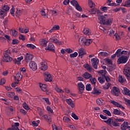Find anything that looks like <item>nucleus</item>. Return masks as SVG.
<instances>
[{
	"mask_svg": "<svg viewBox=\"0 0 130 130\" xmlns=\"http://www.w3.org/2000/svg\"><path fill=\"white\" fill-rule=\"evenodd\" d=\"M83 67L84 69H86V70H87V71H89L90 72H92V67H91V66H90L89 64L88 63L84 64L83 65Z\"/></svg>",
	"mask_w": 130,
	"mask_h": 130,
	"instance_id": "31",
	"label": "nucleus"
},
{
	"mask_svg": "<svg viewBox=\"0 0 130 130\" xmlns=\"http://www.w3.org/2000/svg\"><path fill=\"white\" fill-rule=\"evenodd\" d=\"M86 91H91V90H92V88H91V84H86Z\"/></svg>",
	"mask_w": 130,
	"mask_h": 130,
	"instance_id": "63",
	"label": "nucleus"
},
{
	"mask_svg": "<svg viewBox=\"0 0 130 130\" xmlns=\"http://www.w3.org/2000/svg\"><path fill=\"white\" fill-rule=\"evenodd\" d=\"M22 78H23V76L21 73H17L15 75V79H14V83L11 84L12 87L13 88H15L18 84H19V82L22 80Z\"/></svg>",
	"mask_w": 130,
	"mask_h": 130,
	"instance_id": "3",
	"label": "nucleus"
},
{
	"mask_svg": "<svg viewBox=\"0 0 130 130\" xmlns=\"http://www.w3.org/2000/svg\"><path fill=\"white\" fill-rule=\"evenodd\" d=\"M127 61V57H124V56H122L118 59L117 62L118 64L120 63H125Z\"/></svg>",
	"mask_w": 130,
	"mask_h": 130,
	"instance_id": "12",
	"label": "nucleus"
},
{
	"mask_svg": "<svg viewBox=\"0 0 130 130\" xmlns=\"http://www.w3.org/2000/svg\"><path fill=\"white\" fill-rule=\"evenodd\" d=\"M86 38L84 37H81L79 38L78 42L80 45H85Z\"/></svg>",
	"mask_w": 130,
	"mask_h": 130,
	"instance_id": "22",
	"label": "nucleus"
},
{
	"mask_svg": "<svg viewBox=\"0 0 130 130\" xmlns=\"http://www.w3.org/2000/svg\"><path fill=\"white\" fill-rule=\"evenodd\" d=\"M121 53L122 54H124V57H127V58H128V57H129L130 56V51H121Z\"/></svg>",
	"mask_w": 130,
	"mask_h": 130,
	"instance_id": "37",
	"label": "nucleus"
},
{
	"mask_svg": "<svg viewBox=\"0 0 130 130\" xmlns=\"http://www.w3.org/2000/svg\"><path fill=\"white\" fill-rule=\"evenodd\" d=\"M125 81V79H124V77H123L122 76H119L118 77V81L119 82V83H121V84L123 83V82Z\"/></svg>",
	"mask_w": 130,
	"mask_h": 130,
	"instance_id": "52",
	"label": "nucleus"
},
{
	"mask_svg": "<svg viewBox=\"0 0 130 130\" xmlns=\"http://www.w3.org/2000/svg\"><path fill=\"white\" fill-rule=\"evenodd\" d=\"M50 42L57 44V45H61V41H59L56 38L52 37L49 40Z\"/></svg>",
	"mask_w": 130,
	"mask_h": 130,
	"instance_id": "9",
	"label": "nucleus"
},
{
	"mask_svg": "<svg viewBox=\"0 0 130 130\" xmlns=\"http://www.w3.org/2000/svg\"><path fill=\"white\" fill-rule=\"evenodd\" d=\"M91 64L93 68L97 70L99 64V59L97 57L93 58L91 59Z\"/></svg>",
	"mask_w": 130,
	"mask_h": 130,
	"instance_id": "7",
	"label": "nucleus"
},
{
	"mask_svg": "<svg viewBox=\"0 0 130 130\" xmlns=\"http://www.w3.org/2000/svg\"><path fill=\"white\" fill-rule=\"evenodd\" d=\"M66 102L71 107V108H74L75 107V104H74V102L71 99H66Z\"/></svg>",
	"mask_w": 130,
	"mask_h": 130,
	"instance_id": "20",
	"label": "nucleus"
},
{
	"mask_svg": "<svg viewBox=\"0 0 130 130\" xmlns=\"http://www.w3.org/2000/svg\"><path fill=\"white\" fill-rule=\"evenodd\" d=\"M104 122H106L107 124H108L110 126H119L120 125V124L118 122H117L116 121H114L113 119L111 118H109L107 120H105L104 121Z\"/></svg>",
	"mask_w": 130,
	"mask_h": 130,
	"instance_id": "4",
	"label": "nucleus"
},
{
	"mask_svg": "<svg viewBox=\"0 0 130 130\" xmlns=\"http://www.w3.org/2000/svg\"><path fill=\"white\" fill-rule=\"evenodd\" d=\"M19 125H20V124L19 123V122H15V125L12 126V128H13V130H20V129H19V127H18Z\"/></svg>",
	"mask_w": 130,
	"mask_h": 130,
	"instance_id": "42",
	"label": "nucleus"
},
{
	"mask_svg": "<svg viewBox=\"0 0 130 130\" xmlns=\"http://www.w3.org/2000/svg\"><path fill=\"white\" fill-rule=\"evenodd\" d=\"M29 68L32 71L37 70V64L34 61H31L29 64Z\"/></svg>",
	"mask_w": 130,
	"mask_h": 130,
	"instance_id": "13",
	"label": "nucleus"
},
{
	"mask_svg": "<svg viewBox=\"0 0 130 130\" xmlns=\"http://www.w3.org/2000/svg\"><path fill=\"white\" fill-rule=\"evenodd\" d=\"M3 10L5 12H9V11H10V6H9V5H5L3 7Z\"/></svg>",
	"mask_w": 130,
	"mask_h": 130,
	"instance_id": "48",
	"label": "nucleus"
},
{
	"mask_svg": "<svg viewBox=\"0 0 130 130\" xmlns=\"http://www.w3.org/2000/svg\"><path fill=\"white\" fill-rule=\"evenodd\" d=\"M90 81L91 82V84L93 85H95L96 84V82H97V80H96V78L90 77L89 78Z\"/></svg>",
	"mask_w": 130,
	"mask_h": 130,
	"instance_id": "49",
	"label": "nucleus"
},
{
	"mask_svg": "<svg viewBox=\"0 0 130 130\" xmlns=\"http://www.w3.org/2000/svg\"><path fill=\"white\" fill-rule=\"evenodd\" d=\"M122 93L123 95H126V96H129L130 97V90L128 88L123 87L122 89Z\"/></svg>",
	"mask_w": 130,
	"mask_h": 130,
	"instance_id": "16",
	"label": "nucleus"
},
{
	"mask_svg": "<svg viewBox=\"0 0 130 130\" xmlns=\"http://www.w3.org/2000/svg\"><path fill=\"white\" fill-rule=\"evenodd\" d=\"M96 103L98 105L101 106L104 104V101L102 99H98L96 100Z\"/></svg>",
	"mask_w": 130,
	"mask_h": 130,
	"instance_id": "33",
	"label": "nucleus"
},
{
	"mask_svg": "<svg viewBox=\"0 0 130 130\" xmlns=\"http://www.w3.org/2000/svg\"><path fill=\"white\" fill-rule=\"evenodd\" d=\"M47 43H48V41H47L46 38L41 39L39 40V44L41 45V46L45 47Z\"/></svg>",
	"mask_w": 130,
	"mask_h": 130,
	"instance_id": "15",
	"label": "nucleus"
},
{
	"mask_svg": "<svg viewBox=\"0 0 130 130\" xmlns=\"http://www.w3.org/2000/svg\"><path fill=\"white\" fill-rule=\"evenodd\" d=\"M19 32H20V33L26 34V33L29 32V28L28 27H23L22 28H19Z\"/></svg>",
	"mask_w": 130,
	"mask_h": 130,
	"instance_id": "24",
	"label": "nucleus"
},
{
	"mask_svg": "<svg viewBox=\"0 0 130 130\" xmlns=\"http://www.w3.org/2000/svg\"><path fill=\"white\" fill-rule=\"evenodd\" d=\"M111 85V84L109 83H105V84L103 86V89H104V90H108V88L110 87Z\"/></svg>",
	"mask_w": 130,
	"mask_h": 130,
	"instance_id": "41",
	"label": "nucleus"
},
{
	"mask_svg": "<svg viewBox=\"0 0 130 130\" xmlns=\"http://www.w3.org/2000/svg\"><path fill=\"white\" fill-rule=\"evenodd\" d=\"M71 4L73 6V7H75V9L79 12H82L83 9L82 7L79 5L78 2L76 0H73L71 2Z\"/></svg>",
	"mask_w": 130,
	"mask_h": 130,
	"instance_id": "6",
	"label": "nucleus"
},
{
	"mask_svg": "<svg viewBox=\"0 0 130 130\" xmlns=\"http://www.w3.org/2000/svg\"><path fill=\"white\" fill-rule=\"evenodd\" d=\"M83 78H84V79H86V80H88V79H90V78H92V75L88 73V72H85L84 74L82 75Z\"/></svg>",
	"mask_w": 130,
	"mask_h": 130,
	"instance_id": "28",
	"label": "nucleus"
},
{
	"mask_svg": "<svg viewBox=\"0 0 130 130\" xmlns=\"http://www.w3.org/2000/svg\"><path fill=\"white\" fill-rule=\"evenodd\" d=\"M113 114L115 115H120V114H121V111L117 109H114L113 110Z\"/></svg>",
	"mask_w": 130,
	"mask_h": 130,
	"instance_id": "51",
	"label": "nucleus"
},
{
	"mask_svg": "<svg viewBox=\"0 0 130 130\" xmlns=\"http://www.w3.org/2000/svg\"><path fill=\"white\" fill-rule=\"evenodd\" d=\"M10 14L13 17H15V7L14 6H12V8L10 10Z\"/></svg>",
	"mask_w": 130,
	"mask_h": 130,
	"instance_id": "50",
	"label": "nucleus"
},
{
	"mask_svg": "<svg viewBox=\"0 0 130 130\" xmlns=\"http://www.w3.org/2000/svg\"><path fill=\"white\" fill-rule=\"evenodd\" d=\"M46 109H47V111H48V112L49 113H53V110L51 109V108H50V106H47L46 107Z\"/></svg>",
	"mask_w": 130,
	"mask_h": 130,
	"instance_id": "62",
	"label": "nucleus"
},
{
	"mask_svg": "<svg viewBox=\"0 0 130 130\" xmlns=\"http://www.w3.org/2000/svg\"><path fill=\"white\" fill-rule=\"evenodd\" d=\"M40 69L42 70V71H47L48 69V67L47 66V62L46 61H43L40 63Z\"/></svg>",
	"mask_w": 130,
	"mask_h": 130,
	"instance_id": "11",
	"label": "nucleus"
},
{
	"mask_svg": "<svg viewBox=\"0 0 130 130\" xmlns=\"http://www.w3.org/2000/svg\"><path fill=\"white\" fill-rule=\"evenodd\" d=\"M110 103L113 104V105L116 106V107H119V108H122V109H123L124 108V107H123V106H122V105L118 104V103H117L113 100H110Z\"/></svg>",
	"mask_w": 130,
	"mask_h": 130,
	"instance_id": "19",
	"label": "nucleus"
},
{
	"mask_svg": "<svg viewBox=\"0 0 130 130\" xmlns=\"http://www.w3.org/2000/svg\"><path fill=\"white\" fill-rule=\"evenodd\" d=\"M83 32L85 35H86L87 36H89V35H91V30L88 28H84L83 30Z\"/></svg>",
	"mask_w": 130,
	"mask_h": 130,
	"instance_id": "26",
	"label": "nucleus"
},
{
	"mask_svg": "<svg viewBox=\"0 0 130 130\" xmlns=\"http://www.w3.org/2000/svg\"><path fill=\"white\" fill-rule=\"evenodd\" d=\"M78 86L79 92L83 93V92H84V90H85V85H84L83 83L80 82L78 83Z\"/></svg>",
	"mask_w": 130,
	"mask_h": 130,
	"instance_id": "18",
	"label": "nucleus"
},
{
	"mask_svg": "<svg viewBox=\"0 0 130 130\" xmlns=\"http://www.w3.org/2000/svg\"><path fill=\"white\" fill-rule=\"evenodd\" d=\"M68 25L70 29H75V25H74V22H69Z\"/></svg>",
	"mask_w": 130,
	"mask_h": 130,
	"instance_id": "64",
	"label": "nucleus"
},
{
	"mask_svg": "<svg viewBox=\"0 0 130 130\" xmlns=\"http://www.w3.org/2000/svg\"><path fill=\"white\" fill-rule=\"evenodd\" d=\"M115 53L117 57L121 56V55H122V53H121V49H118Z\"/></svg>",
	"mask_w": 130,
	"mask_h": 130,
	"instance_id": "36",
	"label": "nucleus"
},
{
	"mask_svg": "<svg viewBox=\"0 0 130 130\" xmlns=\"http://www.w3.org/2000/svg\"><path fill=\"white\" fill-rule=\"evenodd\" d=\"M128 125L127 122L124 121L123 123L121 125L120 128L122 130H126L128 128Z\"/></svg>",
	"mask_w": 130,
	"mask_h": 130,
	"instance_id": "21",
	"label": "nucleus"
},
{
	"mask_svg": "<svg viewBox=\"0 0 130 130\" xmlns=\"http://www.w3.org/2000/svg\"><path fill=\"white\" fill-rule=\"evenodd\" d=\"M25 61L26 62H29L33 59V55L30 52L26 53L24 56Z\"/></svg>",
	"mask_w": 130,
	"mask_h": 130,
	"instance_id": "10",
	"label": "nucleus"
},
{
	"mask_svg": "<svg viewBox=\"0 0 130 130\" xmlns=\"http://www.w3.org/2000/svg\"><path fill=\"white\" fill-rule=\"evenodd\" d=\"M26 47L29 48V49H35V48H36V46L32 44H26Z\"/></svg>",
	"mask_w": 130,
	"mask_h": 130,
	"instance_id": "35",
	"label": "nucleus"
},
{
	"mask_svg": "<svg viewBox=\"0 0 130 130\" xmlns=\"http://www.w3.org/2000/svg\"><path fill=\"white\" fill-rule=\"evenodd\" d=\"M90 13L91 15H96V14H98V15H101L102 14L100 10H98L96 8L91 9L90 11Z\"/></svg>",
	"mask_w": 130,
	"mask_h": 130,
	"instance_id": "17",
	"label": "nucleus"
},
{
	"mask_svg": "<svg viewBox=\"0 0 130 130\" xmlns=\"http://www.w3.org/2000/svg\"><path fill=\"white\" fill-rule=\"evenodd\" d=\"M98 55L100 56H108V53L107 52H100Z\"/></svg>",
	"mask_w": 130,
	"mask_h": 130,
	"instance_id": "47",
	"label": "nucleus"
},
{
	"mask_svg": "<svg viewBox=\"0 0 130 130\" xmlns=\"http://www.w3.org/2000/svg\"><path fill=\"white\" fill-rule=\"evenodd\" d=\"M54 45L52 43H49L48 47L46 48V50H50V51H54Z\"/></svg>",
	"mask_w": 130,
	"mask_h": 130,
	"instance_id": "23",
	"label": "nucleus"
},
{
	"mask_svg": "<svg viewBox=\"0 0 130 130\" xmlns=\"http://www.w3.org/2000/svg\"><path fill=\"white\" fill-rule=\"evenodd\" d=\"M44 76L45 77V81L46 82H52L53 79L52 78V77H51V75H50L48 72H45L44 74Z\"/></svg>",
	"mask_w": 130,
	"mask_h": 130,
	"instance_id": "8",
	"label": "nucleus"
},
{
	"mask_svg": "<svg viewBox=\"0 0 130 130\" xmlns=\"http://www.w3.org/2000/svg\"><path fill=\"white\" fill-rule=\"evenodd\" d=\"M42 117L44 118V119H46V120H47L49 122H51V117H50V115H43L42 116Z\"/></svg>",
	"mask_w": 130,
	"mask_h": 130,
	"instance_id": "32",
	"label": "nucleus"
},
{
	"mask_svg": "<svg viewBox=\"0 0 130 130\" xmlns=\"http://www.w3.org/2000/svg\"><path fill=\"white\" fill-rule=\"evenodd\" d=\"M123 7H126V8H129L130 7V0L125 1V4L123 5Z\"/></svg>",
	"mask_w": 130,
	"mask_h": 130,
	"instance_id": "60",
	"label": "nucleus"
},
{
	"mask_svg": "<svg viewBox=\"0 0 130 130\" xmlns=\"http://www.w3.org/2000/svg\"><path fill=\"white\" fill-rule=\"evenodd\" d=\"M78 53H79V56H82L83 55H84V54H86V52H85V50H84V49L80 48L79 49Z\"/></svg>",
	"mask_w": 130,
	"mask_h": 130,
	"instance_id": "34",
	"label": "nucleus"
},
{
	"mask_svg": "<svg viewBox=\"0 0 130 130\" xmlns=\"http://www.w3.org/2000/svg\"><path fill=\"white\" fill-rule=\"evenodd\" d=\"M55 91H56V92H57V93H60L61 94L64 93V91H63V90H61L60 88H59L57 86H56L55 87Z\"/></svg>",
	"mask_w": 130,
	"mask_h": 130,
	"instance_id": "43",
	"label": "nucleus"
},
{
	"mask_svg": "<svg viewBox=\"0 0 130 130\" xmlns=\"http://www.w3.org/2000/svg\"><path fill=\"white\" fill-rule=\"evenodd\" d=\"M98 19L100 21L101 24L103 25H109L110 26L112 24L113 19L112 18H108L107 15H105L104 16H99Z\"/></svg>",
	"mask_w": 130,
	"mask_h": 130,
	"instance_id": "1",
	"label": "nucleus"
},
{
	"mask_svg": "<svg viewBox=\"0 0 130 130\" xmlns=\"http://www.w3.org/2000/svg\"><path fill=\"white\" fill-rule=\"evenodd\" d=\"M7 15V13L3 10H0V18L4 19L5 16Z\"/></svg>",
	"mask_w": 130,
	"mask_h": 130,
	"instance_id": "38",
	"label": "nucleus"
},
{
	"mask_svg": "<svg viewBox=\"0 0 130 130\" xmlns=\"http://www.w3.org/2000/svg\"><path fill=\"white\" fill-rule=\"evenodd\" d=\"M103 112L105 113L108 116H111V113H110V111L108 110H104Z\"/></svg>",
	"mask_w": 130,
	"mask_h": 130,
	"instance_id": "59",
	"label": "nucleus"
},
{
	"mask_svg": "<svg viewBox=\"0 0 130 130\" xmlns=\"http://www.w3.org/2000/svg\"><path fill=\"white\" fill-rule=\"evenodd\" d=\"M10 54H11L10 50H7L5 51L3 58V61H5V62H10V61L13 60V58L10 56Z\"/></svg>",
	"mask_w": 130,
	"mask_h": 130,
	"instance_id": "2",
	"label": "nucleus"
},
{
	"mask_svg": "<svg viewBox=\"0 0 130 130\" xmlns=\"http://www.w3.org/2000/svg\"><path fill=\"white\" fill-rule=\"evenodd\" d=\"M75 17H76V18H81V14L77 12H74L72 16V18L75 19Z\"/></svg>",
	"mask_w": 130,
	"mask_h": 130,
	"instance_id": "46",
	"label": "nucleus"
},
{
	"mask_svg": "<svg viewBox=\"0 0 130 130\" xmlns=\"http://www.w3.org/2000/svg\"><path fill=\"white\" fill-rule=\"evenodd\" d=\"M92 41L93 40H92V39H86L85 45L86 46H89V45L91 44Z\"/></svg>",
	"mask_w": 130,
	"mask_h": 130,
	"instance_id": "39",
	"label": "nucleus"
},
{
	"mask_svg": "<svg viewBox=\"0 0 130 130\" xmlns=\"http://www.w3.org/2000/svg\"><path fill=\"white\" fill-rule=\"evenodd\" d=\"M40 122V121H33L31 123L33 126H38V123Z\"/></svg>",
	"mask_w": 130,
	"mask_h": 130,
	"instance_id": "58",
	"label": "nucleus"
},
{
	"mask_svg": "<svg viewBox=\"0 0 130 130\" xmlns=\"http://www.w3.org/2000/svg\"><path fill=\"white\" fill-rule=\"evenodd\" d=\"M78 56V52H75L74 53L71 54L70 55V57H71V58H74L75 57H77Z\"/></svg>",
	"mask_w": 130,
	"mask_h": 130,
	"instance_id": "53",
	"label": "nucleus"
},
{
	"mask_svg": "<svg viewBox=\"0 0 130 130\" xmlns=\"http://www.w3.org/2000/svg\"><path fill=\"white\" fill-rule=\"evenodd\" d=\"M19 40H22V41H25V40H26V37H25V36L21 34V35H19Z\"/></svg>",
	"mask_w": 130,
	"mask_h": 130,
	"instance_id": "56",
	"label": "nucleus"
},
{
	"mask_svg": "<svg viewBox=\"0 0 130 130\" xmlns=\"http://www.w3.org/2000/svg\"><path fill=\"white\" fill-rule=\"evenodd\" d=\"M63 120L64 122H70L71 121V119L67 116H64L63 117Z\"/></svg>",
	"mask_w": 130,
	"mask_h": 130,
	"instance_id": "55",
	"label": "nucleus"
},
{
	"mask_svg": "<svg viewBox=\"0 0 130 130\" xmlns=\"http://www.w3.org/2000/svg\"><path fill=\"white\" fill-rule=\"evenodd\" d=\"M23 59H24V57L23 56H21L20 57H18L17 59H15L14 62L16 64H21V61H22Z\"/></svg>",
	"mask_w": 130,
	"mask_h": 130,
	"instance_id": "27",
	"label": "nucleus"
},
{
	"mask_svg": "<svg viewBox=\"0 0 130 130\" xmlns=\"http://www.w3.org/2000/svg\"><path fill=\"white\" fill-rule=\"evenodd\" d=\"M53 130H61V127L56 126L55 125H52Z\"/></svg>",
	"mask_w": 130,
	"mask_h": 130,
	"instance_id": "57",
	"label": "nucleus"
},
{
	"mask_svg": "<svg viewBox=\"0 0 130 130\" xmlns=\"http://www.w3.org/2000/svg\"><path fill=\"white\" fill-rule=\"evenodd\" d=\"M23 12L24 10H23V9H18L15 12V15L16 17H20V16H21V15L23 14Z\"/></svg>",
	"mask_w": 130,
	"mask_h": 130,
	"instance_id": "29",
	"label": "nucleus"
},
{
	"mask_svg": "<svg viewBox=\"0 0 130 130\" xmlns=\"http://www.w3.org/2000/svg\"><path fill=\"white\" fill-rule=\"evenodd\" d=\"M7 96L8 97H9V98H13L15 96V93L13 92H8L6 94Z\"/></svg>",
	"mask_w": 130,
	"mask_h": 130,
	"instance_id": "44",
	"label": "nucleus"
},
{
	"mask_svg": "<svg viewBox=\"0 0 130 130\" xmlns=\"http://www.w3.org/2000/svg\"><path fill=\"white\" fill-rule=\"evenodd\" d=\"M10 33L12 35V36H13V37L15 38L16 37H18V35H19V34H18V31H17V30H15V29H12L10 31Z\"/></svg>",
	"mask_w": 130,
	"mask_h": 130,
	"instance_id": "30",
	"label": "nucleus"
},
{
	"mask_svg": "<svg viewBox=\"0 0 130 130\" xmlns=\"http://www.w3.org/2000/svg\"><path fill=\"white\" fill-rule=\"evenodd\" d=\"M41 14L44 18H48V16H47V15H46V13H45V10H42L41 11Z\"/></svg>",
	"mask_w": 130,
	"mask_h": 130,
	"instance_id": "61",
	"label": "nucleus"
},
{
	"mask_svg": "<svg viewBox=\"0 0 130 130\" xmlns=\"http://www.w3.org/2000/svg\"><path fill=\"white\" fill-rule=\"evenodd\" d=\"M92 94H96L98 95V94H101V91L98 90L96 88H93V91L92 92Z\"/></svg>",
	"mask_w": 130,
	"mask_h": 130,
	"instance_id": "54",
	"label": "nucleus"
},
{
	"mask_svg": "<svg viewBox=\"0 0 130 130\" xmlns=\"http://www.w3.org/2000/svg\"><path fill=\"white\" fill-rule=\"evenodd\" d=\"M119 92V89L115 86H114L113 87V89L111 90L112 94H113V95H114L115 96H118Z\"/></svg>",
	"mask_w": 130,
	"mask_h": 130,
	"instance_id": "14",
	"label": "nucleus"
},
{
	"mask_svg": "<svg viewBox=\"0 0 130 130\" xmlns=\"http://www.w3.org/2000/svg\"><path fill=\"white\" fill-rule=\"evenodd\" d=\"M88 6L90 8H94L96 6L95 3H94L92 0H88Z\"/></svg>",
	"mask_w": 130,
	"mask_h": 130,
	"instance_id": "40",
	"label": "nucleus"
},
{
	"mask_svg": "<svg viewBox=\"0 0 130 130\" xmlns=\"http://www.w3.org/2000/svg\"><path fill=\"white\" fill-rule=\"evenodd\" d=\"M39 87L41 88V90L44 92H46L47 91V86L45 84L39 83Z\"/></svg>",
	"mask_w": 130,
	"mask_h": 130,
	"instance_id": "25",
	"label": "nucleus"
},
{
	"mask_svg": "<svg viewBox=\"0 0 130 130\" xmlns=\"http://www.w3.org/2000/svg\"><path fill=\"white\" fill-rule=\"evenodd\" d=\"M98 80L99 83H100L101 84H103L104 82H105V77H98Z\"/></svg>",
	"mask_w": 130,
	"mask_h": 130,
	"instance_id": "45",
	"label": "nucleus"
},
{
	"mask_svg": "<svg viewBox=\"0 0 130 130\" xmlns=\"http://www.w3.org/2000/svg\"><path fill=\"white\" fill-rule=\"evenodd\" d=\"M123 74L126 77L127 79L130 81V67L125 65L124 68Z\"/></svg>",
	"mask_w": 130,
	"mask_h": 130,
	"instance_id": "5",
	"label": "nucleus"
}]
</instances>
